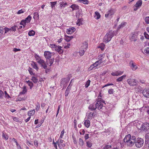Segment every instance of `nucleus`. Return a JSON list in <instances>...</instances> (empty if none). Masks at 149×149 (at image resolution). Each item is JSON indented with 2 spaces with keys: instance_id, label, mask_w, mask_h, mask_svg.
<instances>
[{
  "instance_id": "f257e3e1",
  "label": "nucleus",
  "mask_w": 149,
  "mask_h": 149,
  "mask_svg": "<svg viewBox=\"0 0 149 149\" xmlns=\"http://www.w3.org/2000/svg\"><path fill=\"white\" fill-rule=\"evenodd\" d=\"M136 138L134 136L131 137L130 134L126 135L123 139L124 142L126 143L127 146H132L134 143Z\"/></svg>"
},
{
  "instance_id": "f03ea898",
  "label": "nucleus",
  "mask_w": 149,
  "mask_h": 149,
  "mask_svg": "<svg viewBox=\"0 0 149 149\" xmlns=\"http://www.w3.org/2000/svg\"><path fill=\"white\" fill-rule=\"evenodd\" d=\"M115 34V32L112 31H109L104 36L103 41L105 43H107L110 41L112 38Z\"/></svg>"
},
{
  "instance_id": "7ed1b4c3",
  "label": "nucleus",
  "mask_w": 149,
  "mask_h": 149,
  "mask_svg": "<svg viewBox=\"0 0 149 149\" xmlns=\"http://www.w3.org/2000/svg\"><path fill=\"white\" fill-rule=\"evenodd\" d=\"M35 57L37 62L40 65L41 67L44 69H46L47 67L46 62L41 59V57L37 54L35 55Z\"/></svg>"
},
{
  "instance_id": "20e7f679",
  "label": "nucleus",
  "mask_w": 149,
  "mask_h": 149,
  "mask_svg": "<svg viewBox=\"0 0 149 149\" xmlns=\"http://www.w3.org/2000/svg\"><path fill=\"white\" fill-rule=\"evenodd\" d=\"M144 140L143 139L141 138H138L134 143L135 145L137 148H140L144 144Z\"/></svg>"
},
{
  "instance_id": "39448f33",
  "label": "nucleus",
  "mask_w": 149,
  "mask_h": 149,
  "mask_svg": "<svg viewBox=\"0 0 149 149\" xmlns=\"http://www.w3.org/2000/svg\"><path fill=\"white\" fill-rule=\"evenodd\" d=\"M128 84L131 86H136L138 84V81L136 79L130 78L127 80Z\"/></svg>"
},
{
  "instance_id": "423d86ee",
  "label": "nucleus",
  "mask_w": 149,
  "mask_h": 149,
  "mask_svg": "<svg viewBox=\"0 0 149 149\" xmlns=\"http://www.w3.org/2000/svg\"><path fill=\"white\" fill-rule=\"evenodd\" d=\"M139 129L141 130H149V124L147 123L142 124Z\"/></svg>"
},
{
  "instance_id": "0eeeda50",
  "label": "nucleus",
  "mask_w": 149,
  "mask_h": 149,
  "mask_svg": "<svg viewBox=\"0 0 149 149\" xmlns=\"http://www.w3.org/2000/svg\"><path fill=\"white\" fill-rule=\"evenodd\" d=\"M129 65L131 68L134 71L136 70L138 68L135 63L132 60H131L130 61Z\"/></svg>"
},
{
  "instance_id": "6e6552de",
  "label": "nucleus",
  "mask_w": 149,
  "mask_h": 149,
  "mask_svg": "<svg viewBox=\"0 0 149 149\" xmlns=\"http://www.w3.org/2000/svg\"><path fill=\"white\" fill-rule=\"evenodd\" d=\"M96 104L97 108L98 110L102 111V109L103 106V102H101L100 101H97L96 102Z\"/></svg>"
},
{
  "instance_id": "1a4fd4ad",
  "label": "nucleus",
  "mask_w": 149,
  "mask_h": 149,
  "mask_svg": "<svg viewBox=\"0 0 149 149\" xmlns=\"http://www.w3.org/2000/svg\"><path fill=\"white\" fill-rule=\"evenodd\" d=\"M142 94L145 97L149 98V89H144L143 91Z\"/></svg>"
},
{
  "instance_id": "9d476101",
  "label": "nucleus",
  "mask_w": 149,
  "mask_h": 149,
  "mask_svg": "<svg viewBox=\"0 0 149 149\" xmlns=\"http://www.w3.org/2000/svg\"><path fill=\"white\" fill-rule=\"evenodd\" d=\"M44 55L46 60L47 59H50L51 58L52 54V53L48 51H45L44 52Z\"/></svg>"
},
{
  "instance_id": "9b49d317",
  "label": "nucleus",
  "mask_w": 149,
  "mask_h": 149,
  "mask_svg": "<svg viewBox=\"0 0 149 149\" xmlns=\"http://www.w3.org/2000/svg\"><path fill=\"white\" fill-rule=\"evenodd\" d=\"M115 12V11L113 9H111L109 10L107 13L105 15V17H107L109 16H111L113 15Z\"/></svg>"
},
{
  "instance_id": "f8f14e48",
  "label": "nucleus",
  "mask_w": 149,
  "mask_h": 149,
  "mask_svg": "<svg viewBox=\"0 0 149 149\" xmlns=\"http://www.w3.org/2000/svg\"><path fill=\"white\" fill-rule=\"evenodd\" d=\"M86 116L87 118L89 120L92 119L93 118H94L95 116V114L94 112H90L87 113H86Z\"/></svg>"
},
{
  "instance_id": "ddd939ff",
  "label": "nucleus",
  "mask_w": 149,
  "mask_h": 149,
  "mask_svg": "<svg viewBox=\"0 0 149 149\" xmlns=\"http://www.w3.org/2000/svg\"><path fill=\"white\" fill-rule=\"evenodd\" d=\"M123 71H121L120 70H118L111 73V75L113 76H118L121 75L123 73Z\"/></svg>"
},
{
  "instance_id": "4468645a",
  "label": "nucleus",
  "mask_w": 149,
  "mask_h": 149,
  "mask_svg": "<svg viewBox=\"0 0 149 149\" xmlns=\"http://www.w3.org/2000/svg\"><path fill=\"white\" fill-rule=\"evenodd\" d=\"M62 47L58 45L56 46L55 50L58 52L59 54H61L63 52V51L62 49Z\"/></svg>"
},
{
  "instance_id": "2eb2a0df",
  "label": "nucleus",
  "mask_w": 149,
  "mask_h": 149,
  "mask_svg": "<svg viewBox=\"0 0 149 149\" xmlns=\"http://www.w3.org/2000/svg\"><path fill=\"white\" fill-rule=\"evenodd\" d=\"M54 61V58H52L51 59H48L46 60V62L47 65L51 66L53 64Z\"/></svg>"
},
{
  "instance_id": "dca6fc26",
  "label": "nucleus",
  "mask_w": 149,
  "mask_h": 149,
  "mask_svg": "<svg viewBox=\"0 0 149 149\" xmlns=\"http://www.w3.org/2000/svg\"><path fill=\"white\" fill-rule=\"evenodd\" d=\"M75 30V29L73 27L69 28L67 30V34H71L73 33Z\"/></svg>"
},
{
  "instance_id": "f3484780",
  "label": "nucleus",
  "mask_w": 149,
  "mask_h": 149,
  "mask_svg": "<svg viewBox=\"0 0 149 149\" xmlns=\"http://www.w3.org/2000/svg\"><path fill=\"white\" fill-rule=\"evenodd\" d=\"M59 2L60 6L61 8H65L66 6L68 5L67 3L66 2H65L64 1L60 0L58 1Z\"/></svg>"
},
{
  "instance_id": "a211bd4d",
  "label": "nucleus",
  "mask_w": 149,
  "mask_h": 149,
  "mask_svg": "<svg viewBox=\"0 0 149 149\" xmlns=\"http://www.w3.org/2000/svg\"><path fill=\"white\" fill-rule=\"evenodd\" d=\"M88 109L92 111L95 110L97 109L96 104L93 103L90 104L88 107Z\"/></svg>"
},
{
  "instance_id": "6ab92c4d",
  "label": "nucleus",
  "mask_w": 149,
  "mask_h": 149,
  "mask_svg": "<svg viewBox=\"0 0 149 149\" xmlns=\"http://www.w3.org/2000/svg\"><path fill=\"white\" fill-rule=\"evenodd\" d=\"M137 37V33H134L133 34L132 36H131L130 39L132 41H134V42H135L136 41V38Z\"/></svg>"
},
{
  "instance_id": "aec40b11",
  "label": "nucleus",
  "mask_w": 149,
  "mask_h": 149,
  "mask_svg": "<svg viewBox=\"0 0 149 149\" xmlns=\"http://www.w3.org/2000/svg\"><path fill=\"white\" fill-rule=\"evenodd\" d=\"M88 47V45L86 42H85L82 45L81 47V48L86 51Z\"/></svg>"
},
{
  "instance_id": "412c9836",
  "label": "nucleus",
  "mask_w": 149,
  "mask_h": 149,
  "mask_svg": "<svg viewBox=\"0 0 149 149\" xmlns=\"http://www.w3.org/2000/svg\"><path fill=\"white\" fill-rule=\"evenodd\" d=\"M4 29L2 27L0 26V39L4 36Z\"/></svg>"
},
{
  "instance_id": "4be33fe9",
  "label": "nucleus",
  "mask_w": 149,
  "mask_h": 149,
  "mask_svg": "<svg viewBox=\"0 0 149 149\" xmlns=\"http://www.w3.org/2000/svg\"><path fill=\"white\" fill-rule=\"evenodd\" d=\"M149 143V133H148L145 135V145H147Z\"/></svg>"
},
{
  "instance_id": "5701e85b",
  "label": "nucleus",
  "mask_w": 149,
  "mask_h": 149,
  "mask_svg": "<svg viewBox=\"0 0 149 149\" xmlns=\"http://www.w3.org/2000/svg\"><path fill=\"white\" fill-rule=\"evenodd\" d=\"M127 24V23L125 22H123L121 24L119 25L118 27L117 30H119L120 29L124 27Z\"/></svg>"
},
{
  "instance_id": "b1692460",
  "label": "nucleus",
  "mask_w": 149,
  "mask_h": 149,
  "mask_svg": "<svg viewBox=\"0 0 149 149\" xmlns=\"http://www.w3.org/2000/svg\"><path fill=\"white\" fill-rule=\"evenodd\" d=\"M70 8H72L73 10H78L79 9V6L76 4H73L72 5L70 6Z\"/></svg>"
},
{
  "instance_id": "393cba45",
  "label": "nucleus",
  "mask_w": 149,
  "mask_h": 149,
  "mask_svg": "<svg viewBox=\"0 0 149 149\" xmlns=\"http://www.w3.org/2000/svg\"><path fill=\"white\" fill-rule=\"evenodd\" d=\"M32 62V63L31 64V65L33 68L34 69H35L37 71L38 70L39 68L38 67L36 63L33 61Z\"/></svg>"
},
{
  "instance_id": "a878e982",
  "label": "nucleus",
  "mask_w": 149,
  "mask_h": 149,
  "mask_svg": "<svg viewBox=\"0 0 149 149\" xmlns=\"http://www.w3.org/2000/svg\"><path fill=\"white\" fill-rule=\"evenodd\" d=\"M126 76V75L125 74L124 75L118 78L117 79L116 81L118 82L121 81H122L123 79H125V77Z\"/></svg>"
},
{
  "instance_id": "bb28decb",
  "label": "nucleus",
  "mask_w": 149,
  "mask_h": 149,
  "mask_svg": "<svg viewBox=\"0 0 149 149\" xmlns=\"http://www.w3.org/2000/svg\"><path fill=\"white\" fill-rule=\"evenodd\" d=\"M142 4V1L141 0H139L136 3L135 7L139 8L141 6Z\"/></svg>"
},
{
  "instance_id": "cd10ccee",
  "label": "nucleus",
  "mask_w": 149,
  "mask_h": 149,
  "mask_svg": "<svg viewBox=\"0 0 149 149\" xmlns=\"http://www.w3.org/2000/svg\"><path fill=\"white\" fill-rule=\"evenodd\" d=\"M101 15L98 12L96 11L95 12V15L94 17L96 19H99Z\"/></svg>"
},
{
  "instance_id": "c85d7f7f",
  "label": "nucleus",
  "mask_w": 149,
  "mask_h": 149,
  "mask_svg": "<svg viewBox=\"0 0 149 149\" xmlns=\"http://www.w3.org/2000/svg\"><path fill=\"white\" fill-rule=\"evenodd\" d=\"M102 63V62L100 60H98L96 61L95 63L93 64V66H94V67H95L97 66L98 65H100V64Z\"/></svg>"
},
{
  "instance_id": "c756f323",
  "label": "nucleus",
  "mask_w": 149,
  "mask_h": 149,
  "mask_svg": "<svg viewBox=\"0 0 149 149\" xmlns=\"http://www.w3.org/2000/svg\"><path fill=\"white\" fill-rule=\"evenodd\" d=\"M84 124L86 127H88L90 124V121L88 120H86L84 122Z\"/></svg>"
},
{
  "instance_id": "7c9ffc66",
  "label": "nucleus",
  "mask_w": 149,
  "mask_h": 149,
  "mask_svg": "<svg viewBox=\"0 0 149 149\" xmlns=\"http://www.w3.org/2000/svg\"><path fill=\"white\" fill-rule=\"evenodd\" d=\"M105 56V55L104 54H100L98 56V59L99 60H100L101 61H102L104 60L103 58Z\"/></svg>"
},
{
  "instance_id": "2f4dec72",
  "label": "nucleus",
  "mask_w": 149,
  "mask_h": 149,
  "mask_svg": "<svg viewBox=\"0 0 149 149\" xmlns=\"http://www.w3.org/2000/svg\"><path fill=\"white\" fill-rule=\"evenodd\" d=\"M26 82L28 84L29 86L30 87V89H31L33 86V83L29 80L26 81Z\"/></svg>"
},
{
  "instance_id": "473e14b6",
  "label": "nucleus",
  "mask_w": 149,
  "mask_h": 149,
  "mask_svg": "<svg viewBox=\"0 0 149 149\" xmlns=\"http://www.w3.org/2000/svg\"><path fill=\"white\" fill-rule=\"evenodd\" d=\"M31 19V17L30 15H29L25 19H24L27 23H29L30 22Z\"/></svg>"
},
{
  "instance_id": "72a5a7b5",
  "label": "nucleus",
  "mask_w": 149,
  "mask_h": 149,
  "mask_svg": "<svg viewBox=\"0 0 149 149\" xmlns=\"http://www.w3.org/2000/svg\"><path fill=\"white\" fill-rule=\"evenodd\" d=\"M33 18L34 19H39V15L38 13L35 12L33 13Z\"/></svg>"
},
{
  "instance_id": "f704fd0d",
  "label": "nucleus",
  "mask_w": 149,
  "mask_h": 149,
  "mask_svg": "<svg viewBox=\"0 0 149 149\" xmlns=\"http://www.w3.org/2000/svg\"><path fill=\"white\" fill-rule=\"evenodd\" d=\"M72 36H66L64 38L65 40L67 42L70 41L72 38H73Z\"/></svg>"
},
{
  "instance_id": "c9c22d12",
  "label": "nucleus",
  "mask_w": 149,
  "mask_h": 149,
  "mask_svg": "<svg viewBox=\"0 0 149 149\" xmlns=\"http://www.w3.org/2000/svg\"><path fill=\"white\" fill-rule=\"evenodd\" d=\"M8 134L4 132H3L2 133V137L4 138L6 140H7L8 138Z\"/></svg>"
},
{
  "instance_id": "e433bc0d",
  "label": "nucleus",
  "mask_w": 149,
  "mask_h": 149,
  "mask_svg": "<svg viewBox=\"0 0 149 149\" xmlns=\"http://www.w3.org/2000/svg\"><path fill=\"white\" fill-rule=\"evenodd\" d=\"M35 113V111L34 110H32L28 112V115L31 117V116L34 115Z\"/></svg>"
},
{
  "instance_id": "4c0bfd02",
  "label": "nucleus",
  "mask_w": 149,
  "mask_h": 149,
  "mask_svg": "<svg viewBox=\"0 0 149 149\" xmlns=\"http://www.w3.org/2000/svg\"><path fill=\"white\" fill-rule=\"evenodd\" d=\"M31 80L34 83H36L38 81V79L37 78L34 76L32 77Z\"/></svg>"
},
{
  "instance_id": "58836bf2",
  "label": "nucleus",
  "mask_w": 149,
  "mask_h": 149,
  "mask_svg": "<svg viewBox=\"0 0 149 149\" xmlns=\"http://www.w3.org/2000/svg\"><path fill=\"white\" fill-rule=\"evenodd\" d=\"M105 45L103 43H101L98 47L100 48L102 50H103L104 49Z\"/></svg>"
},
{
  "instance_id": "ea45409f",
  "label": "nucleus",
  "mask_w": 149,
  "mask_h": 149,
  "mask_svg": "<svg viewBox=\"0 0 149 149\" xmlns=\"http://www.w3.org/2000/svg\"><path fill=\"white\" fill-rule=\"evenodd\" d=\"M35 33V32L33 30L30 31L28 33V35L30 36H33Z\"/></svg>"
},
{
  "instance_id": "a19ab883",
  "label": "nucleus",
  "mask_w": 149,
  "mask_h": 149,
  "mask_svg": "<svg viewBox=\"0 0 149 149\" xmlns=\"http://www.w3.org/2000/svg\"><path fill=\"white\" fill-rule=\"evenodd\" d=\"M4 29V33H6L8 32L10 33L11 32V31L10 30V29L9 28H8L7 27H5L3 28Z\"/></svg>"
},
{
  "instance_id": "79ce46f5",
  "label": "nucleus",
  "mask_w": 149,
  "mask_h": 149,
  "mask_svg": "<svg viewBox=\"0 0 149 149\" xmlns=\"http://www.w3.org/2000/svg\"><path fill=\"white\" fill-rule=\"evenodd\" d=\"M23 90L22 93V94H25L27 91V89H26V87L25 86H24L22 88Z\"/></svg>"
},
{
  "instance_id": "37998d69",
  "label": "nucleus",
  "mask_w": 149,
  "mask_h": 149,
  "mask_svg": "<svg viewBox=\"0 0 149 149\" xmlns=\"http://www.w3.org/2000/svg\"><path fill=\"white\" fill-rule=\"evenodd\" d=\"M26 11V10L25 9L23 8L21 9L20 10H19L17 12V14H20L21 13H23Z\"/></svg>"
},
{
  "instance_id": "c03bdc74",
  "label": "nucleus",
  "mask_w": 149,
  "mask_h": 149,
  "mask_svg": "<svg viewBox=\"0 0 149 149\" xmlns=\"http://www.w3.org/2000/svg\"><path fill=\"white\" fill-rule=\"evenodd\" d=\"M79 145L81 146H82L84 144V142L83 140L81 138H80L79 139Z\"/></svg>"
},
{
  "instance_id": "a18cd8bd",
  "label": "nucleus",
  "mask_w": 149,
  "mask_h": 149,
  "mask_svg": "<svg viewBox=\"0 0 149 149\" xmlns=\"http://www.w3.org/2000/svg\"><path fill=\"white\" fill-rule=\"evenodd\" d=\"M80 50L79 51V54L81 56H82L84 54L85 52L84 50L81 48Z\"/></svg>"
},
{
  "instance_id": "49530a36",
  "label": "nucleus",
  "mask_w": 149,
  "mask_h": 149,
  "mask_svg": "<svg viewBox=\"0 0 149 149\" xmlns=\"http://www.w3.org/2000/svg\"><path fill=\"white\" fill-rule=\"evenodd\" d=\"M26 23L25 21L23 19L22 20L20 23V24L21 25H22L24 27L26 26Z\"/></svg>"
},
{
  "instance_id": "de8ad7c7",
  "label": "nucleus",
  "mask_w": 149,
  "mask_h": 149,
  "mask_svg": "<svg viewBox=\"0 0 149 149\" xmlns=\"http://www.w3.org/2000/svg\"><path fill=\"white\" fill-rule=\"evenodd\" d=\"M91 82V81L90 80H88L87 82L85 85L86 88H87L89 86Z\"/></svg>"
},
{
  "instance_id": "09e8293b",
  "label": "nucleus",
  "mask_w": 149,
  "mask_h": 149,
  "mask_svg": "<svg viewBox=\"0 0 149 149\" xmlns=\"http://www.w3.org/2000/svg\"><path fill=\"white\" fill-rule=\"evenodd\" d=\"M29 71L31 75H34V74L33 73V69L32 68L30 67L29 69Z\"/></svg>"
},
{
  "instance_id": "8fccbe9b",
  "label": "nucleus",
  "mask_w": 149,
  "mask_h": 149,
  "mask_svg": "<svg viewBox=\"0 0 149 149\" xmlns=\"http://www.w3.org/2000/svg\"><path fill=\"white\" fill-rule=\"evenodd\" d=\"M70 90H69L67 88L66 89L65 93V96H68V95L69 94L70 92Z\"/></svg>"
},
{
  "instance_id": "3c124183",
  "label": "nucleus",
  "mask_w": 149,
  "mask_h": 149,
  "mask_svg": "<svg viewBox=\"0 0 149 149\" xmlns=\"http://www.w3.org/2000/svg\"><path fill=\"white\" fill-rule=\"evenodd\" d=\"M111 146L110 145H106L103 148L104 149H110L111 148Z\"/></svg>"
},
{
  "instance_id": "603ef678",
  "label": "nucleus",
  "mask_w": 149,
  "mask_h": 149,
  "mask_svg": "<svg viewBox=\"0 0 149 149\" xmlns=\"http://www.w3.org/2000/svg\"><path fill=\"white\" fill-rule=\"evenodd\" d=\"M145 52L148 54H149V47H147L144 50Z\"/></svg>"
},
{
  "instance_id": "864d4df0",
  "label": "nucleus",
  "mask_w": 149,
  "mask_h": 149,
  "mask_svg": "<svg viewBox=\"0 0 149 149\" xmlns=\"http://www.w3.org/2000/svg\"><path fill=\"white\" fill-rule=\"evenodd\" d=\"M146 22L147 24H149V17H146L145 19Z\"/></svg>"
},
{
  "instance_id": "5fc2aeb1",
  "label": "nucleus",
  "mask_w": 149,
  "mask_h": 149,
  "mask_svg": "<svg viewBox=\"0 0 149 149\" xmlns=\"http://www.w3.org/2000/svg\"><path fill=\"white\" fill-rule=\"evenodd\" d=\"M144 35L145 36V38L147 39H149V35L146 33V32H145L144 33Z\"/></svg>"
},
{
  "instance_id": "6e6d98bb",
  "label": "nucleus",
  "mask_w": 149,
  "mask_h": 149,
  "mask_svg": "<svg viewBox=\"0 0 149 149\" xmlns=\"http://www.w3.org/2000/svg\"><path fill=\"white\" fill-rule=\"evenodd\" d=\"M51 6L52 8L54 7L55 5L56 4V1H54L53 2H51Z\"/></svg>"
},
{
  "instance_id": "4d7b16f0",
  "label": "nucleus",
  "mask_w": 149,
  "mask_h": 149,
  "mask_svg": "<svg viewBox=\"0 0 149 149\" xmlns=\"http://www.w3.org/2000/svg\"><path fill=\"white\" fill-rule=\"evenodd\" d=\"M87 146L89 148H91L92 146V143L89 141L86 142Z\"/></svg>"
},
{
  "instance_id": "13d9d810",
  "label": "nucleus",
  "mask_w": 149,
  "mask_h": 149,
  "mask_svg": "<svg viewBox=\"0 0 149 149\" xmlns=\"http://www.w3.org/2000/svg\"><path fill=\"white\" fill-rule=\"evenodd\" d=\"M57 45H55V44H50V47L53 49H55L56 48V46H57Z\"/></svg>"
},
{
  "instance_id": "bf43d9fd",
  "label": "nucleus",
  "mask_w": 149,
  "mask_h": 149,
  "mask_svg": "<svg viewBox=\"0 0 149 149\" xmlns=\"http://www.w3.org/2000/svg\"><path fill=\"white\" fill-rule=\"evenodd\" d=\"M10 29L11 31H15L16 30V26H13L11 28H10Z\"/></svg>"
},
{
  "instance_id": "052dcab7",
  "label": "nucleus",
  "mask_w": 149,
  "mask_h": 149,
  "mask_svg": "<svg viewBox=\"0 0 149 149\" xmlns=\"http://www.w3.org/2000/svg\"><path fill=\"white\" fill-rule=\"evenodd\" d=\"M5 94V97L8 98H11V97L9 96V94H8L7 92L6 91H5L4 92Z\"/></svg>"
},
{
  "instance_id": "680f3d73",
  "label": "nucleus",
  "mask_w": 149,
  "mask_h": 149,
  "mask_svg": "<svg viewBox=\"0 0 149 149\" xmlns=\"http://www.w3.org/2000/svg\"><path fill=\"white\" fill-rule=\"evenodd\" d=\"M36 110L37 111H38L39 109L40 108V104L39 103L38 104H37L36 105Z\"/></svg>"
},
{
  "instance_id": "e2e57ef3",
  "label": "nucleus",
  "mask_w": 149,
  "mask_h": 149,
  "mask_svg": "<svg viewBox=\"0 0 149 149\" xmlns=\"http://www.w3.org/2000/svg\"><path fill=\"white\" fill-rule=\"evenodd\" d=\"M13 119L14 121L16 122H19V119L17 117H13Z\"/></svg>"
},
{
  "instance_id": "0e129e2a",
  "label": "nucleus",
  "mask_w": 149,
  "mask_h": 149,
  "mask_svg": "<svg viewBox=\"0 0 149 149\" xmlns=\"http://www.w3.org/2000/svg\"><path fill=\"white\" fill-rule=\"evenodd\" d=\"M88 1L87 0H83L82 3L84 4H87L88 3Z\"/></svg>"
},
{
  "instance_id": "69168bd1",
  "label": "nucleus",
  "mask_w": 149,
  "mask_h": 149,
  "mask_svg": "<svg viewBox=\"0 0 149 149\" xmlns=\"http://www.w3.org/2000/svg\"><path fill=\"white\" fill-rule=\"evenodd\" d=\"M23 99H23V97L22 98H21L20 97H19L17 98L16 99V101H21Z\"/></svg>"
},
{
  "instance_id": "338daca9",
  "label": "nucleus",
  "mask_w": 149,
  "mask_h": 149,
  "mask_svg": "<svg viewBox=\"0 0 149 149\" xmlns=\"http://www.w3.org/2000/svg\"><path fill=\"white\" fill-rule=\"evenodd\" d=\"M94 66H93V64L92 65L88 68V71H90L93 69L94 68Z\"/></svg>"
},
{
  "instance_id": "774afa93",
  "label": "nucleus",
  "mask_w": 149,
  "mask_h": 149,
  "mask_svg": "<svg viewBox=\"0 0 149 149\" xmlns=\"http://www.w3.org/2000/svg\"><path fill=\"white\" fill-rule=\"evenodd\" d=\"M113 89H109L108 91V93L109 94H113Z\"/></svg>"
}]
</instances>
